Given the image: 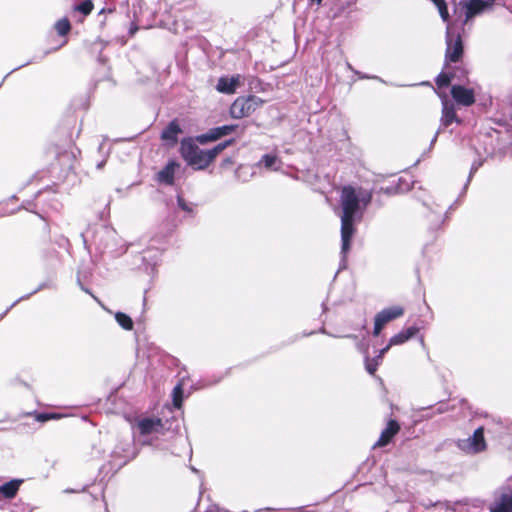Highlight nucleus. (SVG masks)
I'll return each mask as SVG.
<instances>
[{"instance_id":"obj_23","label":"nucleus","mask_w":512,"mask_h":512,"mask_svg":"<svg viewBox=\"0 0 512 512\" xmlns=\"http://www.w3.org/2000/svg\"><path fill=\"white\" fill-rule=\"evenodd\" d=\"M452 80V75L449 72L442 71L436 78V84L439 88L449 86Z\"/></svg>"},{"instance_id":"obj_20","label":"nucleus","mask_w":512,"mask_h":512,"mask_svg":"<svg viewBox=\"0 0 512 512\" xmlns=\"http://www.w3.org/2000/svg\"><path fill=\"white\" fill-rule=\"evenodd\" d=\"M117 323L125 330H131L133 328V321L130 316L125 313L117 312L115 314Z\"/></svg>"},{"instance_id":"obj_35","label":"nucleus","mask_w":512,"mask_h":512,"mask_svg":"<svg viewBox=\"0 0 512 512\" xmlns=\"http://www.w3.org/2000/svg\"><path fill=\"white\" fill-rule=\"evenodd\" d=\"M438 134H439V130L436 132L435 136L433 137L432 144L435 143V141L437 140Z\"/></svg>"},{"instance_id":"obj_28","label":"nucleus","mask_w":512,"mask_h":512,"mask_svg":"<svg viewBox=\"0 0 512 512\" xmlns=\"http://www.w3.org/2000/svg\"><path fill=\"white\" fill-rule=\"evenodd\" d=\"M57 418V415L56 414H50V413H39V414H36V420L38 422H46L48 420H51V419H55Z\"/></svg>"},{"instance_id":"obj_9","label":"nucleus","mask_w":512,"mask_h":512,"mask_svg":"<svg viewBox=\"0 0 512 512\" xmlns=\"http://www.w3.org/2000/svg\"><path fill=\"white\" fill-rule=\"evenodd\" d=\"M241 76L236 75L232 77H221L219 78L216 89L217 91L224 94L235 93L237 87L240 85Z\"/></svg>"},{"instance_id":"obj_3","label":"nucleus","mask_w":512,"mask_h":512,"mask_svg":"<svg viewBox=\"0 0 512 512\" xmlns=\"http://www.w3.org/2000/svg\"><path fill=\"white\" fill-rule=\"evenodd\" d=\"M262 103V99L255 95L238 97L230 107V115L234 119L248 117L253 114Z\"/></svg>"},{"instance_id":"obj_37","label":"nucleus","mask_w":512,"mask_h":512,"mask_svg":"<svg viewBox=\"0 0 512 512\" xmlns=\"http://www.w3.org/2000/svg\"><path fill=\"white\" fill-rule=\"evenodd\" d=\"M495 0H486L485 2L488 3L490 6L494 3Z\"/></svg>"},{"instance_id":"obj_38","label":"nucleus","mask_w":512,"mask_h":512,"mask_svg":"<svg viewBox=\"0 0 512 512\" xmlns=\"http://www.w3.org/2000/svg\"><path fill=\"white\" fill-rule=\"evenodd\" d=\"M348 337H349V338L356 339V336H353V335H349Z\"/></svg>"},{"instance_id":"obj_36","label":"nucleus","mask_w":512,"mask_h":512,"mask_svg":"<svg viewBox=\"0 0 512 512\" xmlns=\"http://www.w3.org/2000/svg\"><path fill=\"white\" fill-rule=\"evenodd\" d=\"M312 3L321 4L322 0H310Z\"/></svg>"},{"instance_id":"obj_16","label":"nucleus","mask_w":512,"mask_h":512,"mask_svg":"<svg viewBox=\"0 0 512 512\" xmlns=\"http://www.w3.org/2000/svg\"><path fill=\"white\" fill-rule=\"evenodd\" d=\"M178 167L176 162H169L161 171L157 174V179L161 183L172 185L174 182L175 170Z\"/></svg>"},{"instance_id":"obj_6","label":"nucleus","mask_w":512,"mask_h":512,"mask_svg":"<svg viewBox=\"0 0 512 512\" xmlns=\"http://www.w3.org/2000/svg\"><path fill=\"white\" fill-rule=\"evenodd\" d=\"M141 435L163 434L164 425L159 418H143L137 422Z\"/></svg>"},{"instance_id":"obj_7","label":"nucleus","mask_w":512,"mask_h":512,"mask_svg":"<svg viewBox=\"0 0 512 512\" xmlns=\"http://www.w3.org/2000/svg\"><path fill=\"white\" fill-rule=\"evenodd\" d=\"M453 99L463 106H470L475 102L474 92L460 85H453L451 88Z\"/></svg>"},{"instance_id":"obj_32","label":"nucleus","mask_w":512,"mask_h":512,"mask_svg":"<svg viewBox=\"0 0 512 512\" xmlns=\"http://www.w3.org/2000/svg\"><path fill=\"white\" fill-rule=\"evenodd\" d=\"M448 410V406L447 404L445 403H441L437 408H436V413L438 414H442L444 412H446Z\"/></svg>"},{"instance_id":"obj_10","label":"nucleus","mask_w":512,"mask_h":512,"mask_svg":"<svg viewBox=\"0 0 512 512\" xmlns=\"http://www.w3.org/2000/svg\"><path fill=\"white\" fill-rule=\"evenodd\" d=\"M400 426L397 421L390 420L386 426V428L382 431L378 441L375 443V447H383L386 446L391 439L399 432Z\"/></svg>"},{"instance_id":"obj_11","label":"nucleus","mask_w":512,"mask_h":512,"mask_svg":"<svg viewBox=\"0 0 512 512\" xmlns=\"http://www.w3.org/2000/svg\"><path fill=\"white\" fill-rule=\"evenodd\" d=\"M238 127V125H223L220 127H216L214 129H211L207 135L199 136L198 140L201 143H204L206 140H216L222 136L229 135L230 133L238 129Z\"/></svg>"},{"instance_id":"obj_30","label":"nucleus","mask_w":512,"mask_h":512,"mask_svg":"<svg viewBox=\"0 0 512 512\" xmlns=\"http://www.w3.org/2000/svg\"><path fill=\"white\" fill-rule=\"evenodd\" d=\"M398 191V188L396 186H388L386 188H381V192L383 193H386V194H394Z\"/></svg>"},{"instance_id":"obj_29","label":"nucleus","mask_w":512,"mask_h":512,"mask_svg":"<svg viewBox=\"0 0 512 512\" xmlns=\"http://www.w3.org/2000/svg\"><path fill=\"white\" fill-rule=\"evenodd\" d=\"M177 202H178V206H179L182 210H184V211H186V212H192V208H191V207H189V206L186 204V202L184 201V199H183L181 196H178V198H177Z\"/></svg>"},{"instance_id":"obj_26","label":"nucleus","mask_w":512,"mask_h":512,"mask_svg":"<svg viewBox=\"0 0 512 512\" xmlns=\"http://www.w3.org/2000/svg\"><path fill=\"white\" fill-rule=\"evenodd\" d=\"M182 388L181 385H177L173 390V403L174 406L179 408L182 402Z\"/></svg>"},{"instance_id":"obj_21","label":"nucleus","mask_w":512,"mask_h":512,"mask_svg":"<svg viewBox=\"0 0 512 512\" xmlns=\"http://www.w3.org/2000/svg\"><path fill=\"white\" fill-rule=\"evenodd\" d=\"M432 3L437 7L439 14L444 22L449 21V12L445 0H431Z\"/></svg>"},{"instance_id":"obj_39","label":"nucleus","mask_w":512,"mask_h":512,"mask_svg":"<svg viewBox=\"0 0 512 512\" xmlns=\"http://www.w3.org/2000/svg\"><path fill=\"white\" fill-rule=\"evenodd\" d=\"M102 166H103V163H102V162L98 164V167H99V168H101Z\"/></svg>"},{"instance_id":"obj_34","label":"nucleus","mask_w":512,"mask_h":512,"mask_svg":"<svg viewBox=\"0 0 512 512\" xmlns=\"http://www.w3.org/2000/svg\"><path fill=\"white\" fill-rule=\"evenodd\" d=\"M481 165V163L479 164H473L472 168H471V171H470V177L472 176V174L477 171V169L479 168V166Z\"/></svg>"},{"instance_id":"obj_4","label":"nucleus","mask_w":512,"mask_h":512,"mask_svg":"<svg viewBox=\"0 0 512 512\" xmlns=\"http://www.w3.org/2000/svg\"><path fill=\"white\" fill-rule=\"evenodd\" d=\"M457 447L466 454H477L486 449L483 427L477 428L472 436L466 439H459Z\"/></svg>"},{"instance_id":"obj_27","label":"nucleus","mask_w":512,"mask_h":512,"mask_svg":"<svg viewBox=\"0 0 512 512\" xmlns=\"http://www.w3.org/2000/svg\"><path fill=\"white\" fill-rule=\"evenodd\" d=\"M377 366H378V359H373V360H369L367 359L366 360V370L369 374H374L375 371L377 370Z\"/></svg>"},{"instance_id":"obj_24","label":"nucleus","mask_w":512,"mask_h":512,"mask_svg":"<svg viewBox=\"0 0 512 512\" xmlns=\"http://www.w3.org/2000/svg\"><path fill=\"white\" fill-rule=\"evenodd\" d=\"M74 10L81 12L83 15H89L93 10V2L85 0L74 7Z\"/></svg>"},{"instance_id":"obj_17","label":"nucleus","mask_w":512,"mask_h":512,"mask_svg":"<svg viewBox=\"0 0 512 512\" xmlns=\"http://www.w3.org/2000/svg\"><path fill=\"white\" fill-rule=\"evenodd\" d=\"M418 332V328L415 326L409 327L405 330L400 331L390 339V345H401L415 336Z\"/></svg>"},{"instance_id":"obj_12","label":"nucleus","mask_w":512,"mask_h":512,"mask_svg":"<svg viewBox=\"0 0 512 512\" xmlns=\"http://www.w3.org/2000/svg\"><path fill=\"white\" fill-rule=\"evenodd\" d=\"M22 483V479H12L0 485V501L3 499H13L17 495Z\"/></svg>"},{"instance_id":"obj_14","label":"nucleus","mask_w":512,"mask_h":512,"mask_svg":"<svg viewBox=\"0 0 512 512\" xmlns=\"http://www.w3.org/2000/svg\"><path fill=\"white\" fill-rule=\"evenodd\" d=\"M182 133L180 125L177 120L171 121L167 127L161 133V139L170 143L175 144L178 141V135Z\"/></svg>"},{"instance_id":"obj_13","label":"nucleus","mask_w":512,"mask_h":512,"mask_svg":"<svg viewBox=\"0 0 512 512\" xmlns=\"http://www.w3.org/2000/svg\"><path fill=\"white\" fill-rule=\"evenodd\" d=\"M403 313H404V310L402 307L393 306V307H389V308H386V309H383L382 311H380L375 316V319L384 326L388 322L402 316Z\"/></svg>"},{"instance_id":"obj_2","label":"nucleus","mask_w":512,"mask_h":512,"mask_svg":"<svg viewBox=\"0 0 512 512\" xmlns=\"http://www.w3.org/2000/svg\"><path fill=\"white\" fill-rule=\"evenodd\" d=\"M231 143L232 140H228L223 143H219L212 149L202 150L191 138H184L181 141L180 153L183 159L190 166H193L196 169H204Z\"/></svg>"},{"instance_id":"obj_18","label":"nucleus","mask_w":512,"mask_h":512,"mask_svg":"<svg viewBox=\"0 0 512 512\" xmlns=\"http://www.w3.org/2000/svg\"><path fill=\"white\" fill-rule=\"evenodd\" d=\"M454 121H457V115L453 105L448 104L447 101L443 102V110H442V125L447 127L452 124Z\"/></svg>"},{"instance_id":"obj_5","label":"nucleus","mask_w":512,"mask_h":512,"mask_svg":"<svg viewBox=\"0 0 512 512\" xmlns=\"http://www.w3.org/2000/svg\"><path fill=\"white\" fill-rule=\"evenodd\" d=\"M446 42H447V49H446V55H445V59H446L445 67L448 66V62L459 61L463 54V46H462L461 37L459 35L454 37L450 33L449 29L447 30Z\"/></svg>"},{"instance_id":"obj_25","label":"nucleus","mask_w":512,"mask_h":512,"mask_svg":"<svg viewBox=\"0 0 512 512\" xmlns=\"http://www.w3.org/2000/svg\"><path fill=\"white\" fill-rule=\"evenodd\" d=\"M253 172L251 171L250 167L241 166L236 171V176L241 179L242 181H247L250 177H252Z\"/></svg>"},{"instance_id":"obj_33","label":"nucleus","mask_w":512,"mask_h":512,"mask_svg":"<svg viewBox=\"0 0 512 512\" xmlns=\"http://www.w3.org/2000/svg\"><path fill=\"white\" fill-rule=\"evenodd\" d=\"M391 346H392V345H390V343H389L386 347H384V348L380 351L379 355L377 356V359H378V360L382 359V357L384 356V354H385V353L390 349V347H391Z\"/></svg>"},{"instance_id":"obj_31","label":"nucleus","mask_w":512,"mask_h":512,"mask_svg":"<svg viewBox=\"0 0 512 512\" xmlns=\"http://www.w3.org/2000/svg\"><path fill=\"white\" fill-rule=\"evenodd\" d=\"M384 326L378 322L376 319H375V325H374V330H373V335L374 336H378L382 330Z\"/></svg>"},{"instance_id":"obj_19","label":"nucleus","mask_w":512,"mask_h":512,"mask_svg":"<svg viewBox=\"0 0 512 512\" xmlns=\"http://www.w3.org/2000/svg\"><path fill=\"white\" fill-rule=\"evenodd\" d=\"M281 161L275 155L265 154L261 160L257 163L258 166H264L269 170H278L280 168Z\"/></svg>"},{"instance_id":"obj_8","label":"nucleus","mask_w":512,"mask_h":512,"mask_svg":"<svg viewBox=\"0 0 512 512\" xmlns=\"http://www.w3.org/2000/svg\"><path fill=\"white\" fill-rule=\"evenodd\" d=\"M465 8V21L467 23L473 17L481 14L490 5L484 0H466L461 2Z\"/></svg>"},{"instance_id":"obj_1","label":"nucleus","mask_w":512,"mask_h":512,"mask_svg":"<svg viewBox=\"0 0 512 512\" xmlns=\"http://www.w3.org/2000/svg\"><path fill=\"white\" fill-rule=\"evenodd\" d=\"M372 200V192L362 187L344 186L340 193L341 254L343 260L350 250L355 223L360 221Z\"/></svg>"},{"instance_id":"obj_22","label":"nucleus","mask_w":512,"mask_h":512,"mask_svg":"<svg viewBox=\"0 0 512 512\" xmlns=\"http://www.w3.org/2000/svg\"><path fill=\"white\" fill-rule=\"evenodd\" d=\"M55 29L60 36H65L71 29L70 22L67 18H62L55 23Z\"/></svg>"},{"instance_id":"obj_15","label":"nucleus","mask_w":512,"mask_h":512,"mask_svg":"<svg viewBox=\"0 0 512 512\" xmlns=\"http://www.w3.org/2000/svg\"><path fill=\"white\" fill-rule=\"evenodd\" d=\"M490 512H512V492L502 493L490 507Z\"/></svg>"}]
</instances>
